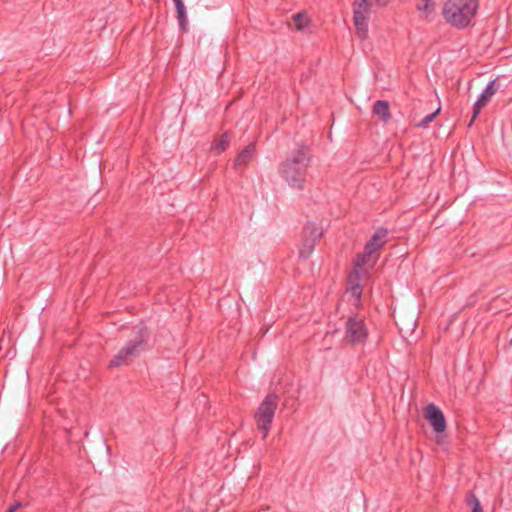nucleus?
I'll return each mask as SVG.
<instances>
[{
    "label": "nucleus",
    "mask_w": 512,
    "mask_h": 512,
    "mask_svg": "<svg viewBox=\"0 0 512 512\" xmlns=\"http://www.w3.org/2000/svg\"><path fill=\"white\" fill-rule=\"evenodd\" d=\"M310 160L311 156L308 148L301 146L292 151L286 160L281 163L279 174L291 188L302 190Z\"/></svg>",
    "instance_id": "obj_1"
},
{
    "label": "nucleus",
    "mask_w": 512,
    "mask_h": 512,
    "mask_svg": "<svg viewBox=\"0 0 512 512\" xmlns=\"http://www.w3.org/2000/svg\"><path fill=\"white\" fill-rule=\"evenodd\" d=\"M478 9L477 0H448L443 8L444 18L456 27H466Z\"/></svg>",
    "instance_id": "obj_2"
},
{
    "label": "nucleus",
    "mask_w": 512,
    "mask_h": 512,
    "mask_svg": "<svg viewBox=\"0 0 512 512\" xmlns=\"http://www.w3.org/2000/svg\"><path fill=\"white\" fill-rule=\"evenodd\" d=\"M147 330L144 326L136 327L135 336L110 361L109 367H119L131 363L144 350Z\"/></svg>",
    "instance_id": "obj_3"
},
{
    "label": "nucleus",
    "mask_w": 512,
    "mask_h": 512,
    "mask_svg": "<svg viewBox=\"0 0 512 512\" xmlns=\"http://www.w3.org/2000/svg\"><path fill=\"white\" fill-rule=\"evenodd\" d=\"M277 406V395L268 394L255 412L254 418L256 421L257 429L262 432L263 439H265L269 433Z\"/></svg>",
    "instance_id": "obj_4"
},
{
    "label": "nucleus",
    "mask_w": 512,
    "mask_h": 512,
    "mask_svg": "<svg viewBox=\"0 0 512 512\" xmlns=\"http://www.w3.org/2000/svg\"><path fill=\"white\" fill-rule=\"evenodd\" d=\"M369 335L365 320L358 315L349 316L345 323V340L355 346L365 343Z\"/></svg>",
    "instance_id": "obj_5"
},
{
    "label": "nucleus",
    "mask_w": 512,
    "mask_h": 512,
    "mask_svg": "<svg viewBox=\"0 0 512 512\" xmlns=\"http://www.w3.org/2000/svg\"><path fill=\"white\" fill-rule=\"evenodd\" d=\"M370 0H354V25L357 36L364 40L368 36V21L370 17Z\"/></svg>",
    "instance_id": "obj_6"
},
{
    "label": "nucleus",
    "mask_w": 512,
    "mask_h": 512,
    "mask_svg": "<svg viewBox=\"0 0 512 512\" xmlns=\"http://www.w3.org/2000/svg\"><path fill=\"white\" fill-rule=\"evenodd\" d=\"M498 85H497V82L496 80H492L490 81L487 86L485 87V89L481 92V94L479 95L478 99L476 100V102L474 103V106H473V115H472V119L469 123V126L472 125L473 121L477 118V116L479 115V113L481 112L482 108H484L488 103L489 101L491 100V98L495 95V93L498 91Z\"/></svg>",
    "instance_id": "obj_7"
},
{
    "label": "nucleus",
    "mask_w": 512,
    "mask_h": 512,
    "mask_svg": "<svg viewBox=\"0 0 512 512\" xmlns=\"http://www.w3.org/2000/svg\"><path fill=\"white\" fill-rule=\"evenodd\" d=\"M425 417L436 433H442L446 429V421L442 411L434 404L425 408Z\"/></svg>",
    "instance_id": "obj_8"
},
{
    "label": "nucleus",
    "mask_w": 512,
    "mask_h": 512,
    "mask_svg": "<svg viewBox=\"0 0 512 512\" xmlns=\"http://www.w3.org/2000/svg\"><path fill=\"white\" fill-rule=\"evenodd\" d=\"M387 234L388 231L386 229L378 228L364 247L367 250V254H374L381 249L387 242Z\"/></svg>",
    "instance_id": "obj_9"
},
{
    "label": "nucleus",
    "mask_w": 512,
    "mask_h": 512,
    "mask_svg": "<svg viewBox=\"0 0 512 512\" xmlns=\"http://www.w3.org/2000/svg\"><path fill=\"white\" fill-rule=\"evenodd\" d=\"M256 154L255 144L250 143L247 145L236 157L234 166L236 169L246 167L254 158Z\"/></svg>",
    "instance_id": "obj_10"
},
{
    "label": "nucleus",
    "mask_w": 512,
    "mask_h": 512,
    "mask_svg": "<svg viewBox=\"0 0 512 512\" xmlns=\"http://www.w3.org/2000/svg\"><path fill=\"white\" fill-rule=\"evenodd\" d=\"M323 235V230L315 223H307L303 228L302 236L311 240L319 241Z\"/></svg>",
    "instance_id": "obj_11"
},
{
    "label": "nucleus",
    "mask_w": 512,
    "mask_h": 512,
    "mask_svg": "<svg viewBox=\"0 0 512 512\" xmlns=\"http://www.w3.org/2000/svg\"><path fill=\"white\" fill-rule=\"evenodd\" d=\"M230 142V134L229 132H225L220 135L211 145V150L215 154H220L228 148Z\"/></svg>",
    "instance_id": "obj_12"
},
{
    "label": "nucleus",
    "mask_w": 512,
    "mask_h": 512,
    "mask_svg": "<svg viewBox=\"0 0 512 512\" xmlns=\"http://www.w3.org/2000/svg\"><path fill=\"white\" fill-rule=\"evenodd\" d=\"M373 114L378 115L384 122L390 118L389 104L384 100H377L373 105Z\"/></svg>",
    "instance_id": "obj_13"
},
{
    "label": "nucleus",
    "mask_w": 512,
    "mask_h": 512,
    "mask_svg": "<svg viewBox=\"0 0 512 512\" xmlns=\"http://www.w3.org/2000/svg\"><path fill=\"white\" fill-rule=\"evenodd\" d=\"M177 12V19L179 22V26L183 31L187 29V13H186V7L182 0H173Z\"/></svg>",
    "instance_id": "obj_14"
},
{
    "label": "nucleus",
    "mask_w": 512,
    "mask_h": 512,
    "mask_svg": "<svg viewBox=\"0 0 512 512\" xmlns=\"http://www.w3.org/2000/svg\"><path fill=\"white\" fill-rule=\"evenodd\" d=\"M318 241L311 240L302 236L301 244L299 246V255L301 258H308L314 250V247Z\"/></svg>",
    "instance_id": "obj_15"
},
{
    "label": "nucleus",
    "mask_w": 512,
    "mask_h": 512,
    "mask_svg": "<svg viewBox=\"0 0 512 512\" xmlns=\"http://www.w3.org/2000/svg\"><path fill=\"white\" fill-rule=\"evenodd\" d=\"M416 6L425 16H429L435 10L434 0H418Z\"/></svg>",
    "instance_id": "obj_16"
},
{
    "label": "nucleus",
    "mask_w": 512,
    "mask_h": 512,
    "mask_svg": "<svg viewBox=\"0 0 512 512\" xmlns=\"http://www.w3.org/2000/svg\"><path fill=\"white\" fill-rule=\"evenodd\" d=\"M373 254H367V250L364 249L363 253H360L355 258L354 264L358 269H362L370 260Z\"/></svg>",
    "instance_id": "obj_17"
},
{
    "label": "nucleus",
    "mask_w": 512,
    "mask_h": 512,
    "mask_svg": "<svg viewBox=\"0 0 512 512\" xmlns=\"http://www.w3.org/2000/svg\"><path fill=\"white\" fill-rule=\"evenodd\" d=\"M293 20H294L296 28L298 30H302L309 23L308 17H307V15L305 13H297V14H295L293 16Z\"/></svg>",
    "instance_id": "obj_18"
},
{
    "label": "nucleus",
    "mask_w": 512,
    "mask_h": 512,
    "mask_svg": "<svg viewBox=\"0 0 512 512\" xmlns=\"http://www.w3.org/2000/svg\"><path fill=\"white\" fill-rule=\"evenodd\" d=\"M440 109H441V108H440V107H438L434 112H432V113L428 114L427 116H425V117L423 118V120H421V121L417 124V126H418V127H421V128H425V127H427V126L429 125V123H431V122L435 119L436 115L440 112Z\"/></svg>",
    "instance_id": "obj_19"
},
{
    "label": "nucleus",
    "mask_w": 512,
    "mask_h": 512,
    "mask_svg": "<svg viewBox=\"0 0 512 512\" xmlns=\"http://www.w3.org/2000/svg\"><path fill=\"white\" fill-rule=\"evenodd\" d=\"M467 502L469 505H471L472 512H483L480 501L474 494H471L469 496V498L467 499Z\"/></svg>",
    "instance_id": "obj_20"
},
{
    "label": "nucleus",
    "mask_w": 512,
    "mask_h": 512,
    "mask_svg": "<svg viewBox=\"0 0 512 512\" xmlns=\"http://www.w3.org/2000/svg\"><path fill=\"white\" fill-rule=\"evenodd\" d=\"M351 295L355 298V300L358 302L361 297V287L359 284H355L350 288Z\"/></svg>",
    "instance_id": "obj_21"
},
{
    "label": "nucleus",
    "mask_w": 512,
    "mask_h": 512,
    "mask_svg": "<svg viewBox=\"0 0 512 512\" xmlns=\"http://www.w3.org/2000/svg\"><path fill=\"white\" fill-rule=\"evenodd\" d=\"M19 507H20V504H19V503H16V504H14V505L10 506V507L6 510V512H15V511H16V509H18Z\"/></svg>",
    "instance_id": "obj_22"
},
{
    "label": "nucleus",
    "mask_w": 512,
    "mask_h": 512,
    "mask_svg": "<svg viewBox=\"0 0 512 512\" xmlns=\"http://www.w3.org/2000/svg\"><path fill=\"white\" fill-rule=\"evenodd\" d=\"M375 1L379 6H385L390 2V0H375Z\"/></svg>",
    "instance_id": "obj_23"
},
{
    "label": "nucleus",
    "mask_w": 512,
    "mask_h": 512,
    "mask_svg": "<svg viewBox=\"0 0 512 512\" xmlns=\"http://www.w3.org/2000/svg\"><path fill=\"white\" fill-rule=\"evenodd\" d=\"M180 512H193V511L189 508H183Z\"/></svg>",
    "instance_id": "obj_24"
},
{
    "label": "nucleus",
    "mask_w": 512,
    "mask_h": 512,
    "mask_svg": "<svg viewBox=\"0 0 512 512\" xmlns=\"http://www.w3.org/2000/svg\"><path fill=\"white\" fill-rule=\"evenodd\" d=\"M353 275H354L356 278H359V273H358V271H355V272H354L350 277H352Z\"/></svg>",
    "instance_id": "obj_25"
}]
</instances>
